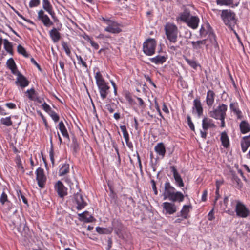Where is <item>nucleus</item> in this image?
<instances>
[{
  "mask_svg": "<svg viewBox=\"0 0 250 250\" xmlns=\"http://www.w3.org/2000/svg\"><path fill=\"white\" fill-rule=\"evenodd\" d=\"M215 94L212 90H208L206 97V103L208 106H211L214 103Z\"/></svg>",
  "mask_w": 250,
  "mask_h": 250,
  "instance_id": "25",
  "label": "nucleus"
},
{
  "mask_svg": "<svg viewBox=\"0 0 250 250\" xmlns=\"http://www.w3.org/2000/svg\"><path fill=\"white\" fill-rule=\"evenodd\" d=\"M235 212L237 216L239 217L246 218L250 215V211L246 206L240 201L235 200Z\"/></svg>",
  "mask_w": 250,
  "mask_h": 250,
  "instance_id": "4",
  "label": "nucleus"
},
{
  "mask_svg": "<svg viewBox=\"0 0 250 250\" xmlns=\"http://www.w3.org/2000/svg\"><path fill=\"white\" fill-rule=\"evenodd\" d=\"M49 114H50V116L52 118V119L55 122H57L59 121V117L58 115L55 112H54L53 110H51Z\"/></svg>",
  "mask_w": 250,
  "mask_h": 250,
  "instance_id": "50",
  "label": "nucleus"
},
{
  "mask_svg": "<svg viewBox=\"0 0 250 250\" xmlns=\"http://www.w3.org/2000/svg\"><path fill=\"white\" fill-rule=\"evenodd\" d=\"M36 180L39 187L43 188L46 182V177L44 174L43 169L39 167L36 170Z\"/></svg>",
  "mask_w": 250,
  "mask_h": 250,
  "instance_id": "7",
  "label": "nucleus"
},
{
  "mask_svg": "<svg viewBox=\"0 0 250 250\" xmlns=\"http://www.w3.org/2000/svg\"><path fill=\"white\" fill-rule=\"evenodd\" d=\"M221 141L224 147L227 148L229 146V141L226 132H223L221 133Z\"/></svg>",
  "mask_w": 250,
  "mask_h": 250,
  "instance_id": "30",
  "label": "nucleus"
},
{
  "mask_svg": "<svg viewBox=\"0 0 250 250\" xmlns=\"http://www.w3.org/2000/svg\"><path fill=\"white\" fill-rule=\"evenodd\" d=\"M79 198V209H81L87 205V201L88 200L86 196H83L80 193Z\"/></svg>",
  "mask_w": 250,
  "mask_h": 250,
  "instance_id": "34",
  "label": "nucleus"
},
{
  "mask_svg": "<svg viewBox=\"0 0 250 250\" xmlns=\"http://www.w3.org/2000/svg\"><path fill=\"white\" fill-rule=\"evenodd\" d=\"M93 220V217L88 211H85L81 214L79 213V220L85 222H91Z\"/></svg>",
  "mask_w": 250,
  "mask_h": 250,
  "instance_id": "17",
  "label": "nucleus"
},
{
  "mask_svg": "<svg viewBox=\"0 0 250 250\" xmlns=\"http://www.w3.org/2000/svg\"><path fill=\"white\" fill-rule=\"evenodd\" d=\"M193 109H195L199 117L203 114V107L199 99H196L193 101Z\"/></svg>",
  "mask_w": 250,
  "mask_h": 250,
  "instance_id": "18",
  "label": "nucleus"
},
{
  "mask_svg": "<svg viewBox=\"0 0 250 250\" xmlns=\"http://www.w3.org/2000/svg\"><path fill=\"white\" fill-rule=\"evenodd\" d=\"M34 101L40 104H42L44 103V99L42 98L39 97L38 95L36 99H35Z\"/></svg>",
  "mask_w": 250,
  "mask_h": 250,
  "instance_id": "60",
  "label": "nucleus"
},
{
  "mask_svg": "<svg viewBox=\"0 0 250 250\" xmlns=\"http://www.w3.org/2000/svg\"><path fill=\"white\" fill-rule=\"evenodd\" d=\"M25 93L27 94L28 98L32 101H34L38 95V94L36 92L34 88L28 89Z\"/></svg>",
  "mask_w": 250,
  "mask_h": 250,
  "instance_id": "33",
  "label": "nucleus"
},
{
  "mask_svg": "<svg viewBox=\"0 0 250 250\" xmlns=\"http://www.w3.org/2000/svg\"><path fill=\"white\" fill-rule=\"evenodd\" d=\"M167 60V57L164 56L157 55L155 57L150 58V61L156 64H162Z\"/></svg>",
  "mask_w": 250,
  "mask_h": 250,
  "instance_id": "21",
  "label": "nucleus"
},
{
  "mask_svg": "<svg viewBox=\"0 0 250 250\" xmlns=\"http://www.w3.org/2000/svg\"><path fill=\"white\" fill-rule=\"evenodd\" d=\"M55 190L58 193L59 196L63 198L67 194V188L61 181H58L54 185Z\"/></svg>",
  "mask_w": 250,
  "mask_h": 250,
  "instance_id": "8",
  "label": "nucleus"
},
{
  "mask_svg": "<svg viewBox=\"0 0 250 250\" xmlns=\"http://www.w3.org/2000/svg\"><path fill=\"white\" fill-rule=\"evenodd\" d=\"M105 30L107 32L112 33H119L121 31V29L119 27V24L115 22L110 21L108 26L105 28Z\"/></svg>",
  "mask_w": 250,
  "mask_h": 250,
  "instance_id": "12",
  "label": "nucleus"
},
{
  "mask_svg": "<svg viewBox=\"0 0 250 250\" xmlns=\"http://www.w3.org/2000/svg\"><path fill=\"white\" fill-rule=\"evenodd\" d=\"M209 40H210L212 45L216 47L218 46V44L216 40L215 35L214 33H210L208 35Z\"/></svg>",
  "mask_w": 250,
  "mask_h": 250,
  "instance_id": "42",
  "label": "nucleus"
},
{
  "mask_svg": "<svg viewBox=\"0 0 250 250\" xmlns=\"http://www.w3.org/2000/svg\"><path fill=\"white\" fill-rule=\"evenodd\" d=\"M191 208V207L190 205H184L180 212V215L183 219H187L188 217V213L189 212V208Z\"/></svg>",
  "mask_w": 250,
  "mask_h": 250,
  "instance_id": "31",
  "label": "nucleus"
},
{
  "mask_svg": "<svg viewBox=\"0 0 250 250\" xmlns=\"http://www.w3.org/2000/svg\"><path fill=\"white\" fill-rule=\"evenodd\" d=\"M227 106L223 104H220L216 109L209 112L210 117L215 119H219L222 118H225L226 116V111Z\"/></svg>",
  "mask_w": 250,
  "mask_h": 250,
  "instance_id": "5",
  "label": "nucleus"
},
{
  "mask_svg": "<svg viewBox=\"0 0 250 250\" xmlns=\"http://www.w3.org/2000/svg\"><path fill=\"white\" fill-rule=\"evenodd\" d=\"M137 99L138 101L139 106L141 107H144L145 106V104L143 100L141 98L139 97H137Z\"/></svg>",
  "mask_w": 250,
  "mask_h": 250,
  "instance_id": "63",
  "label": "nucleus"
},
{
  "mask_svg": "<svg viewBox=\"0 0 250 250\" xmlns=\"http://www.w3.org/2000/svg\"><path fill=\"white\" fill-rule=\"evenodd\" d=\"M168 199L172 202L178 201L180 202L184 200V196L181 192L176 191L172 194V195L170 196Z\"/></svg>",
  "mask_w": 250,
  "mask_h": 250,
  "instance_id": "19",
  "label": "nucleus"
},
{
  "mask_svg": "<svg viewBox=\"0 0 250 250\" xmlns=\"http://www.w3.org/2000/svg\"><path fill=\"white\" fill-rule=\"evenodd\" d=\"M199 22V19L197 16H191L186 22L188 26L192 29H196Z\"/></svg>",
  "mask_w": 250,
  "mask_h": 250,
  "instance_id": "15",
  "label": "nucleus"
},
{
  "mask_svg": "<svg viewBox=\"0 0 250 250\" xmlns=\"http://www.w3.org/2000/svg\"><path fill=\"white\" fill-rule=\"evenodd\" d=\"M190 11L188 9H186L180 14L179 18L181 21L186 22L190 18Z\"/></svg>",
  "mask_w": 250,
  "mask_h": 250,
  "instance_id": "32",
  "label": "nucleus"
},
{
  "mask_svg": "<svg viewBox=\"0 0 250 250\" xmlns=\"http://www.w3.org/2000/svg\"><path fill=\"white\" fill-rule=\"evenodd\" d=\"M8 67L11 70L13 74H16L19 71L18 70L16 65L12 58L8 59L6 62Z\"/></svg>",
  "mask_w": 250,
  "mask_h": 250,
  "instance_id": "23",
  "label": "nucleus"
},
{
  "mask_svg": "<svg viewBox=\"0 0 250 250\" xmlns=\"http://www.w3.org/2000/svg\"><path fill=\"white\" fill-rule=\"evenodd\" d=\"M126 100L128 101L129 104L131 105H134L136 104L134 99L132 98L129 93H126L125 96Z\"/></svg>",
  "mask_w": 250,
  "mask_h": 250,
  "instance_id": "47",
  "label": "nucleus"
},
{
  "mask_svg": "<svg viewBox=\"0 0 250 250\" xmlns=\"http://www.w3.org/2000/svg\"><path fill=\"white\" fill-rule=\"evenodd\" d=\"M95 77L96 83L100 90L101 97L103 99H104L107 97L109 86L106 83L100 72H96Z\"/></svg>",
  "mask_w": 250,
  "mask_h": 250,
  "instance_id": "2",
  "label": "nucleus"
},
{
  "mask_svg": "<svg viewBox=\"0 0 250 250\" xmlns=\"http://www.w3.org/2000/svg\"><path fill=\"white\" fill-rule=\"evenodd\" d=\"M221 17L224 23L231 30L234 31L233 28L236 23L235 14L230 10H223L221 12Z\"/></svg>",
  "mask_w": 250,
  "mask_h": 250,
  "instance_id": "1",
  "label": "nucleus"
},
{
  "mask_svg": "<svg viewBox=\"0 0 250 250\" xmlns=\"http://www.w3.org/2000/svg\"><path fill=\"white\" fill-rule=\"evenodd\" d=\"M162 206L167 214H173L177 211L176 207L173 203L166 202L163 203Z\"/></svg>",
  "mask_w": 250,
  "mask_h": 250,
  "instance_id": "14",
  "label": "nucleus"
},
{
  "mask_svg": "<svg viewBox=\"0 0 250 250\" xmlns=\"http://www.w3.org/2000/svg\"><path fill=\"white\" fill-rule=\"evenodd\" d=\"M58 127L62 136L64 137L68 138L69 136L67 131V129L62 121L59 123Z\"/></svg>",
  "mask_w": 250,
  "mask_h": 250,
  "instance_id": "35",
  "label": "nucleus"
},
{
  "mask_svg": "<svg viewBox=\"0 0 250 250\" xmlns=\"http://www.w3.org/2000/svg\"><path fill=\"white\" fill-rule=\"evenodd\" d=\"M186 62L192 68L196 69L197 67V64L196 62L194 60H190L187 58H185Z\"/></svg>",
  "mask_w": 250,
  "mask_h": 250,
  "instance_id": "45",
  "label": "nucleus"
},
{
  "mask_svg": "<svg viewBox=\"0 0 250 250\" xmlns=\"http://www.w3.org/2000/svg\"><path fill=\"white\" fill-rule=\"evenodd\" d=\"M38 19L42 21L43 25L46 27H49L53 24L49 17L45 14L42 10H41L38 12Z\"/></svg>",
  "mask_w": 250,
  "mask_h": 250,
  "instance_id": "9",
  "label": "nucleus"
},
{
  "mask_svg": "<svg viewBox=\"0 0 250 250\" xmlns=\"http://www.w3.org/2000/svg\"><path fill=\"white\" fill-rule=\"evenodd\" d=\"M1 123L7 126H11L12 125V122L11 120V117H7L6 118H2L0 119Z\"/></svg>",
  "mask_w": 250,
  "mask_h": 250,
  "instance_id": "41",
  "label": "nucleus"
},
{
  "mask_svg": "<svg viewBox=\"0 0 250 250\" xmlns=\"http://www.w3.org/2000/svg\"><path fill=\"white\" fill-rule=\"evenodd\" d=\"M175 188L172 186L169 182L165 184L164 191L163 193L164 199L166 200L171 196L175 191Z\"/></svg>",
  "mask_w": 250,
  "mask_h": 250,
  "instance_id": "10",
  "label": "nucleus"
},
{
  "mask_svg": "<svg viewBox=\"0 0 250 250\" xmlns=\"http://www.w3.org/2000/svg\"><path fill=\"white\" fill-rule=\"evenodd\" d=\"M120 128L123 132V136L125 139V142L127 144V145L129 146V135L128 134V132L126 130V128L125 125H121L120 126Z\"/></svg>",
  "mask_w": 250,
  "mask_h": 250,
  "instance_id": "37",
  "label": "nucleus"
},
{
  "mask_svg": "<svg viewBox=\"0 0 250 250\" xmlns=\"http://www.w3.org/2000/svg\"><path fill=\"white\" fill-rule=\"evenodd\" d=\"M15 75L17 76L15 82L16 84L20 86L21 88H24L28 85L29 83V81L20 72H18Z\"/></svg>",
  "mask_w": 250,
  "mask_h": 250,
  "instance_id": "11",
  "label": "nucleus"
},
{
  "mask_svg": "<svg viewBox=\"0 0 250 250\" xmlns=\"http://www.w3.org/2000/svg\"><path fill=\"white\" fill-rule=\"evenodd\" d=\"M156 42L154 39H148L143 43V51L148 56L154 54Z\"/></svg>",
  "mask_w": 250,
  "mask_h": 250,
  "instance_id": "6",
  "label": "nucleus"
},
{
  "mask_svg": "<svg viewBox=\"0 0 250 250\" xmlns=\"http://www.w3.org/2000/svg\"><path fill=\"white\" fill-rule=\"evenodd\" d=\"M208 194V191L207 190H205L203 192V195L202 196V200L203 201H206L207 200V196Z\"/></svg>",
  "mask_w": 250,
  "mask_h": 250,
  "instance_id": "61",
  "label": "nucleus"
},
{
  "mask_svg": "<svg viewBox=\"0 0 250 250\" xmlns=\"http://www.w3.org/2000/svg\"><path fill=\"white\" fill-rule=\"evenodd\" d=\"M165 30L167 39L170 43H175L177 40L178 29L174 24L167 23L165 26Z\"/></svg>",
  "mask_w": 250,
  "mask_h": 250,
  "instance_id": "3",
  "label": "nucleus"
},
{
  "mask_svg": "<svg viewBox=\"0 0 250 250\" xmlns=\"http://www.w3.org/2000/svg\"><path fill=\"white\" fill-rule=\"evenodd\" d=\"M150 182L151 183L152 188V189H153V190L154 191V193L155 195H157L158 194V191H157V188H156V183H155V181L154 180H151Z\"/></svg>",
  "mask_w": 250,
  "mask_h": 250,
  "instance_id": "54",
  "label": "nucleus"
},
{
  "mask_svg": "<svg viewBox=\"0 0 250 250\" xmlns=\"http://www.w3.org/2000/svg\"><path fill=\"white\" fill-rule=\"evenodd\" d=\"M243 139L244 140V142L250 146V135L244 137Z\"/></svg>",
  "mask_w": 250,
  "mask_h": 250,
  "instance_id": "59",
  "label": "nucleus"
},
{
  "mask_svg": "<svg viewBox=\"0 0 250 250\" xmlns=\"http://www.w3.org/2000/svg\"><path fill=\"white\" fill-rule=\"evenodd\" d=\"M5 105L9 109H15L16 107V104L12 103H6Z\"/></svg>",
  "mask_w": 250,
  "mask_h": 250,
  "instance_id": "58",
  "label": "nucleus"
},
{
  "mask_svg": "<svg viewBox=\"0 0 250 250\" xmlns=\"http://www.w3.org/2000/svg\"><path fill=\"white\" fill-rule=\"evenodd\" d=\"M250 146L245 142H241V147L243 152H245Z\"/></svg>",
  "mask_w": 250,
  "mask_h": 250,
  "instance_id": "56",
  "label": "nucleus"
},
{
  "mask_svg": "<svg viewBox=\"0 0 250 250\" xmlns=\"http://www.w3.org/2000/svg\"><path fill=\"white\" fill-rule=\"evenodd\" d=\"M62 45L63 47V49L64 50L65 53H66V54L68 55V56H70V54H71V51H70V50L69 49L68 44L66 42L63 41L62 42Z\"/></svg>",
  "mask_w": 250,
  "mask_h": 250,
  "instance_id": "46",
  "label": "nucleus"
},
{
  "mask_svg": "<svg viewBox=\"0 0 250 250\" xmlns=\"http://www.w3.org/2000/svg\"><path fill=\"white\" fill-rule=\"evenodd\" d=\"M69 26H70V29L73 30L74 32H75V30H77L78 25L76 23L74 22L72 20H70V23H69Z\"/></svg>",
  "mask_w": 250,
  "mask_h": 250,
  "instance_id": "51",
  "label": "nucleus"
},
{
  "mask_svg": "<svg viewBox=\"0 0 250 250\" xmlns=\"http://www.w3.org/2000/svg\"><path fill=\"white\" fill-rule=\"evenodd\" d=\"M208 40V39H205L203 40H199L196 42L192 41L191 43L192 45V47L195 50H198L202 48L203 45L206 44Z\"/></svg>",
  "mask_w": 250,
  "mask_h": 250,
  "instance_id": "28",
  "label": "nucleus"
},
{
  "mask_svg": "<svg viewBox=\"0 0 250 250\" xmlns=\"http://www.w3.org/2000/svg\"><path fill=\"white\" fill-rule=\"evenodd\" d=\"M42 107L46 112L49 113L51 110L50 106L47 104L45 102H44L42 104Z\"/></svg>",
  "mask_w": 250,
  "mask_h": 250,
  "instance_id": "52",
  "label": "nucleus"
},
{
  "mask_svg": "<svg viewBox=\"0 0 250 250\" xmlns=\"http://www.w3.org/2000/svg\"><path fill=\"white\" fill-rule=\"evenodd\" d=\"M232 180L234 184H236V186H235L236 188H240L242 187V183L241 181V180L236 175H233L232 177Z\"/></svg>",
  "mask_w": 250,
  "mask_h": 250,
  "instance_id": "43",
  "label": "nucleus"
},
{
  "mask_svg": "<svg viewBox=\"0 0 250 250\" xmlns=\"http://www.w3.org/2000/svg\"><path fill=\"white\" fill-rule=\"evenodd\" d=\"M216 3L220 5H230L233 4V0H216Z\"/></svg>",
  "mask_w": 250,
  "mask_h": 250,
  "instance_id": "40",
  "label": "nucleus"
},
{
  "mask_svg": "<svg viewBox=\"0 0 250 250\" xmlns=\"http://www.w3.org/2000/svg\"><path fill=\"white\" fill-rule=\"evenodd\" d=\"M145 77L147 82H148L150 84H152L154 87H156L155 84L154 83L152 82V81L151 80V79L148 76L145 75Z\"/></svg>",
  "mask_w": 250,
  "mask_h": 250,
  "instance_id": "62",
  "label": "nucleus"
},
{
  "mask_svg": "<svg viewBox=\"0 0 250 250\" xmlns=\"http://www.w3.org/2000/svg\"><path fill=\"white\" fill-rule=\"evenodd\" d=\"M69 165L67 163H64L60 167L58 175L60 176H64L69 173Z\"/></svg>",
  "mask_w": 250,
  "mask_h": 250,
  "instance_id": "27",
  "label": "nucleus"
},
{
  "mask_svg": "<svg viewBox=\"0 0 250 250\" xmlns=\"http://www.w3.org/2000/svg\"><path fill=\"white\" fill-rule=\"evenodd\" d=\"M230 109L233 111L237 116L239 119H242L243 116L242 115V112L238 109V103H231L230 104Z\"/></svg>",
  "mask_w": 250,
  "mask_h": 250,
  "instance_id": "24",
  "label": "nucleus"
},
{
  "mask_svg": "<svg viewBox=\"0 0 250 250\" xmlns=\"http://www.w3.org/2000/svg\"><path fill=\"white\" fill-rule=\"evenodd\" d=\"M223 183V180H217L216 181V192H218L219 191V187Z\"/></svg>",
  "mask_w": 250,
  "mask_h": 250,
  "instance_id": "57",
  "label": "nucleus"
},
{
  "mask_svg": "<svg viewBox=\"0 0 250 250\" xmlns=\"http://www.w3.org/2000/svg\"><path fill=\"white\" fill-rule=\"evenodd\" d=\"M214 218L213 214V209L211 210L208 214V219L209 220H212Z\"/></svg>",
  "mask_w": 250,
  "mask_h": 250,
  "instance_id": "64",
  "label": "nucleus"
},
{
  "mask_svg": "<svg viewBox=\"0 0 250 250\" xmlns=\"http://www.w3.org/2000/svg\"><path fill=\"white\" fill-rule=\"evenodd\" d=\"M16 163L18 168L19 169H21V170H22V171H24V168H23V166H22L21 161V158L19 157H17L16 160Z\"/></svg>",
  "mask_w": 250,
  "mask_h": 250,
  "instance_id": "49",
  "label": "nucleus"
},
{
  "mask_svg": "<svg viewBox=\"0 0 250 250\" xmlns=\"http://www.w3.org/2000/svg\"><path fill=\"white\" fill-rule=\"evenodd\" d=\"M42 7L52 17H54L55 13L52 10V7L48 0H42Z\"/></svg>",
  "mask_w": 250,
  "mask_h": 250,
  "instance_id": "26",
  "label": "nucleus"
},
{
  "mask_svg": "<svg viewBox=\"0 0 250 250\" xmlns=\"http://www.w3.org/2000/svg\"><path fill=\"white\" fill-rule=\"evenodd\" d=\"M171 171L173 172V177L175 181V184L179 187H183L184 186L183 181L177 171L176 167L174 166L170 167Z\"/></svg>",
  "mask_w": 250,
  "mask_h": 250,
  "instance_id": "13",
  "label": "nucleus"
},
{
  "mask_svg": "<svg viewBox=\"0 0 250 250\" xmlns=\"http://www.w3.org/2000/svg\"><path fill=\"white\" fill-rule=\"evenodd\" d=\"M81 36H82L85 40L89 41L91 45V46L96 50H97L98 48H99V45L94 42L93 41H92L89 37L86 35H85V34H83V35H81Z\"/></svg>",
  "mask_w": 250,
  "mask_h": 250,
  "instance_id": "39",
  "label": "nucleus"
},
{
  "mask_svg": "<svg viewBox=\"0 0 250 250\" xmlns=\"http://www.w3.org/2000/svg\"><path fill=\"white\" fill-rule=\"evenodd\" d=\"M0 202L2 205H4L5 203H6L8 206V207L9 208V210H10L12 207V204H11L10 202L8 201L7 195L4 192L2 193L0 197Z\"/></svg>",
  "mask_w": 250,
  "mask_h": 250,
  "instance_id": "36",
  "label": "nucleus"
},
{
  "mask_svg": "<svg viewBox=\"0 0 250 250\" xmlns=\"http://www.w3.org/2000/svg\"><path fill=\"white\" fill-rule=\"evenodd\" d=\"M188 123L189 127L192 130H194V126L191 121V118L189 116H188L187 117Z\"/></svg>",
  "mask_w": 250,
  "mask_h": 250,
  "instance_id": "53",
  "label": "nucleus"
},
{
  "mask_svg": "<svg viewBox=\"0 0 250 250\" xmlns=\"http://www.w3.org/2000/svg\"><path fill=\"white\" fill-rule=\"evenodd\" d=\"M81 63L83 67H84V69L86 71L88 70L87 66L86 65V62L82 59V58L79 56V64Z\"/></svg>",
  "mask_w": 250,
  "mask_h": 250,
  "instance_id": "55",
  "label": "nucleus"
},
{
  "mask_svg": "<svg viewBox=\"0 0 250 250\" xmlns=\"http://www.w3.org/2000/svg\"><path fill=\"white\" fill-rule=\"evenodd\" d=\"M214 124L213 121L208 118H204L202 121V127L204 130H207L209 127H214Z\"/></svg>",
  "mask_w": 250,
  "mask_h": 250,
  "instance_id": "22",
  "label": "nucleus"
},
{
  "mask_svg": "<svg viewBox=\"0 0 250 250\" xmlns=\"http://www.w3.org/2000/svg\"><path fill=\"white\" fill-rule=\"evenodd\" d=\"M49 35L54 42H58L61 38L60 33L55 28H53L49 31Z\"/></svg>",
  "mask_w": 250,
  "mask_h": 250,
  "instance_id": "20",
  "label": "nucleus"
},
{
  "mask_svg": "<svg viewBox=\"0 0 250 250\" xmlns=\"http://www.w3.org/2000/svg\"><path fill=\"white\" fill-rule=\"evenodd\" d=\"M240 129L242 133L245 134L250 131V125L246 121H243L240 124Z\"/></svg>",
  "mask_w": 250,
  "mask_h": 250,
  "instance_id": "29",
  "label": "nucleus"
},
{
  "mask_svg": "<svg viewBox=\"0 0 250 250\" xmlns=\"http://www.w3.org/2000/svg\"><path fill=\"white\" fill-rule=\"evenodd\" d=\"M156 152L162 158H164L166 153V148L163 143H159L157 144L154 148Z\"/></svg>",
  "mask_w": 250,
  "mask_h": 250,
  "instance_id": "16",
  "label": "nucleus"
},
{
  "mask_svg": "<svg viewBox=\"0 0 250 250\" xmlns=\"http://www.w3.org/2000/svg\"><path fill=\"white\" fill-rule=\"evenodd\" d=\"M40 3V0H31L29 3L30 7L32 8L38 6Z\"/></svg>",
  "mask_w": 250,
  "mask_h": 250,
  "instance_id": "48",
  "label": "nucleus"
},
{
  "mask_svg": "<svg viewBox=\"0 0 250 250\" xmlns=\"http://www.w3.org/2000/svg\"><path fill=\"white\" fill-rule=\"evenodd\" d=\"M17 50L20 54L22 55L24 57H27L28 56V55L26 52L25 48L21 45H19L18 46Z\"/></svg>",
  "mask_w": 250,
  "mask_h": 250,
  "instance_id": "44",
  "label": "nucleus"
},
{
  "mask_svg": "<svg viewBox=\"0 0 250 250\" xmlns=\"http://www.w3.org/2000/svg\"><path fill=\"white\" fill-rule=\"evenodd\" d=\"M4 48L5 50L10 54H12V43L7 40H3Z\"/></svg>",
  "mask_w": 250,
  "mask_h": 250,
  "instance_id": "38",
  "label": "nucleus"
}]
</instances>
